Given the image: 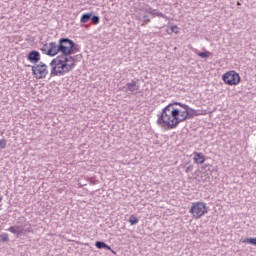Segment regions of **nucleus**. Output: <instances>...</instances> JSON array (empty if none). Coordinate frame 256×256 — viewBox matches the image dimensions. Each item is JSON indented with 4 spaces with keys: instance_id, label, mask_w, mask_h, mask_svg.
Masks as SVG:
<instances>
[{
    "instance_id": "obj_1",
    "label": "nucleus",
    "mask_w": 256,
    "mask_h": 256,
    "mask_svg": "<svg viewBox=\"0 0 256 256\" xmlns=\"http://www.w3.org/2000/svg\"><path fill=\"white\" fill-rule=\"evenodd\" d=\"M193 117H195V110L180 102L168 104L161 113L162 123H166L170 129H175L179 123H183L186 119H193Z\"/></svg>"
},
{
    "instance_id": "obj_2",
    "label": "nucleus",
    "mask_w": 256,
    "mask_h": 256,
    "mask_svg": "<svg viewBox=\"0 0 256 256\" xmlns=\"http://www.w3.org/2000/svg\"><path fill=\"white\" fill-rule=\"evenodd\" d=\"M74 57H67L65 54L61 53V55L57 56L50 62L51 72L50 75L52 77H63L67 72V63L70 61H74Z\"/></svg>"
},
{
    "instance_id": "obj_3",
    "label": "nucleus",
    "mask_w": 256,
    "mask_h": 256,
    "mask_svg": "<svg viewBox=\"0 0 256 256\" xmlns=\"http://www.w3.org/2000/svg\"><path fill=\"white\" fill-rule=\"evenodd\" d=\"M58 49L66 57H73L75 53H79V46L69 38H60Z\"/></svg>"
},
{
    "instance_id": "obj_4",
    "label": "nucleus",
    "mask_w": 256,
    "mask_h": 256,
    "mask_svg": "<svg viewBox=\"0 0 256 256\" xmlns=\"http://www.w3.org/2000/svg\"><path fill=\"white\" fill-rule=\"evenodd\" d=\"M189 213L192 215L193 219H201L203 215L208 213L207 204H205V202H193Z\"/></svg>"
},
{
    "instance_id": "obj_5",
    "label": "nucleus",
    "mask_w": 256,
    "mask_h": 256,
    "mask_svg": "<svg viewBox=\"0 0 256 256\" xmlns=\"http://www.w3.org/2000/svg\"><path fill=\"white\" fill-rule=\"evenodd\" d=\"M40 51L49 57H55L57 53H61V50H59V42L58 44L57 42L46 43L40 48Z\"/></svg>"
},
{
    "instance_id": "obj_6",
    "label": "nucleus",
    "mask_w": 256,
    "mask_h": 256,
    "mask_svg": "<svg viewBox=\"0 0 256 256\" xmlns=\"http://www.w3.org/2000/svg\"><path fill=\"white\" fill-rule=\"evenodd\" d=\"M222 80L226 85H239L241 83V76L235 71H228L222 76Z\"/></svg>"
},
{
    "instance_id": "obj_7",
    "label": "nucleus",
    "mask_w": 256,
    "mask_h": 256,
    "mask_svg": "<svg viewBox=\"0 0 256 256\" xmlns=\"http://www.w3.org/2000/svg\"><path fill=\"white\" fill-rule=\"evenodd\" d=\"M32 75H36V79H45L49 75L47 65L39 62L36 66H32Z\"/></svg>"
},
{
    "instance_id": "obj_8",
    "label": "nucleus",
    "mask_w": 256,
    "mask_h": 256,
    "mask_svg": "<svg viewBox=\"0 0 256 256\" xmlns=\"http://www.w3.org/2000/svg\"><path fill=\"white\" fill-rule=\"evenodd\" d=\"M145 13H149L152 17H161V12L149 6H144L140 10V15H142V19L144 20V23H149V21H151L149 20V16Z\"/></svg>"
},
{
    "instance_id": "obj_9",
    "label": "nucleus",
    "mask_w": 256,
    "mask_h": 256,
    "mask_svg": "<svg viewBox=\"0 0 256 256\" xmlns=\"http://www.w3.org/2000/svg\"><path fill=\"white\" fill-rule=\"evenodd\" d=\"M8 231L10 233H13V235H16V237H21V235H25L29 230L25 229V226L23 225H14L8 228Z\"/></svg>"
},
{
    "instance_id": "obj_10",
    "label": "nucleus",
    "mask_w": 256,
    "mask_h": 256,
    "mask_svg": "<svg viewBox=\"0 0 256 256\" xmlns=\"http://www.w3.org/2000/svg\"><path fill=\"white\" fill-rule=\"evenodd\" d=\"M139 89V79H134L131 82L126 83V85L122 87V91H130L131 93L139 91Z\"/></svg>"
},
{
    "instance_id": "obj_11",
    "label": "nucleus",
    "mask_w": 256,
    "mask_h": 256,
    "mask_svg": "<svg viewBox=\"0 0 256 256\" xmlns=\"http://www.w3.org/2000/svg\"><path fill=\"white\" fill-rule=\"evenodd\" d=\"M27 59L28 61H30V63H34L35 65H37V63L41 61V54L39 53V51L32 50L28 53Z\"/></svg>"
},
{
    "instance_id": "obj_12",
    "label": "nucleus",
    "mask_w": 256,
    "mask_h": 256,
    "mask_svg": "<svg viewBox=\"0 0 256 256\" xmlns=\"http://www.w3.org/2000/svg\"><path fill=\"white\" fill-rule=\"evenodd\" d=\"M74 58V60H70L69 62H66V71L67 73H69L70 71H73V69H75V65L77 63V59H81V55H75L72 56Z\"/></svg>"
},
{
    "instance_id": "obj_13",
    "label": "nucleus",
    "mask_w": 256,
    "mask_h": 256,
    "mask_svg": "<svg viewBox=\"0 0 256 256\" xmlns=\"http://www.w3.org/2000/svg\"><path fill=\"white\" fill-rule=\"evenodd\" d=\"M95 247H97V249H106V251H111V253H115V251L111 249V246L107 245V243L103 241H96Z\"/></svg>"
},
{
    "instance_id": "obj_14",
    "label": "nucleus",
    "mask_w": 256,
    "mask_h": 256,
    "mask_svg": "<svg viewBox=\"0 0 256 256\" xmlns=\"http://www.w3.org/2000/svg\"><path fill=\"white\" fill-rule=\"evenodd\" d=\"M194 161L197 165H203V163H205V156L202 153L195 152Z\"/></svg>"
},
{
    "instance_id": "obj_15",
    "label": "nucleus",
    "mask_w": 256,
    "mask_h": 256,
    "mask_svg": "<svg viewBox=\"0 0 256 256\" xmlns=\"http://www.w3.org/2000/svg\"><path fill=\"white\" fill-rule=\"evenodd\" d=\"M91 17H93L92 13H86L81 16L80 23H87L91 21Z\"/></svg>"
},
{
    "instance_id": "obj_16",
    "label": "nucleus",
    "mask_w": 256,
    "mask_h": 256,
    "mask_svg": "<svg viewBox=\"0 0 256 256\" xmlns=\"http://www.w3.org/2000/svg\"><path fill=\"white\" fill-rule=\"evenodd\" d=\"M166 33H168L169 35H171L172 33H179V27H177V25L171 26L170 28L166 29Z\"/></svg>"
},
{
    "instance_id": "obj_17",
    "label": "nucleus",
    "mask_w": 256,
    "mask_h": 256,
    "mask_svg": "<svg viewBox=\"0 0 256 256\" xmlns=\"http://www.w3.org/2000/svg\"><path fill=\"white\" fill-rule=\"evenodd\" d=\"M242 243H248V245H254L256 247V238H245Z\"/></svg>"
},
{
    "instance_id": "obj_18",
    "label": "nucleus",
    "mask_w": 256,
    "mask_h": 256,
    "mask_svg": "<svg viewBox=\"0 0 256 256\" xmlns=\"http://www.w3.org/2000/svg\"><path fill=\"white\" fill-rule=\"evenodd\" d=\"M198 57H201L202 59H207V57L211 56V52L205 51V52H198Z\"/></svg>"
},
{
    "instance_id": "obj_19",
    "label": "nucleus",
    "mask_w": 256,
    "mask_h": 256,
    "mask_svg": "<svg viewBox=\"0 0 256 256\" xmlns=\"http://www.w3.org/2000/svg\"><path fill=\"white\" fill-rule=\"evenodd\" d=\"M129 223H130V225H137V223H139V219H137V217H135V216H130V218H129Z\"/></svg>"
},
{
    "instance_id": "obj_20",
    "label": "nucleus",
    "mask_w": 256,
    "mask_h": 256,
    "mask_svg": "<svg viewBox=\"0 0 256 256\" xmlns=\"http://www.w3.org/2000/svg\"><path fill=\"white\" fill-rule=\"evenodd\" d=\"M0 241L2 243H7V241H9V234H7V233L1 234L0 235Z\"/></svg>"
},
{
    "instance_id": "obj_21",
    "label": "nucleus",
    "mask_w": 256,
    "mask_h": 256,
    "mask_svg": "<svg viewBox=\"0 0 256 256\" xmlns=\"http://www.w3.org/2000/svg\"><path fill=\"white\" fill-rule=\"evenodd\" d=\"M90 20L92 21V23H94V25H99V21H101V19L99 18V16H91Z\"/></svg>"
},
{
    "instance_id": "obj_22",
    "label": "nucleus",
    "mask_w": 256,
    "mask_h": 256,
    "mask_svg": "<svg viewBox=\"0 0 256 256\" xmlns=\"http://www.w3.org/2000/svg\"><path fill=\"white\" fill-rule=\"evenodd\" d=\"M7 147V140L1 139L0 140V149H5Z\"/></svg>"
},
{
    "instance_id": "obj_23",
    "label": "nucleus",
    "mask_w": 256,
    "mask_h": 256,
    "mask_svg": "<svg viewBox=\"0 0 256 256\" xmlns=\"http://www.w3.org/2000/svg\"><path fill=\"white\" fill-rule=\"evenodd\" d=\"M191 171H193V166L192 165L187 166L185 169V173H191Z\"/></svg>"
},
{
    "instance_id": "obj_24",
    "label": "nucleus",
    "mask_w": 256,
    "mask_h": 256,
    "mask_svg": "<svg viewBox=\"0 0 256 256\" xmlns=\"http://www.w3.org/2000/svg\"><path fill=\"white\" fill-rule=\"evenodd\" d=\"M157 123H158L159 125H161V115H158Z\"/></svg>"
},
{
    "instance_id": "obj_25",
    "label": "nucleus",
    "mask_w": 256,
    "mask_h": 256,
    "mask_svg": "<svg viewBox=\"0 0 256 256\" xmlns=\"http://www.w3.org/2000/svg\"><path fill=\"white\" fill-rule=\"evenodd\" d=\"M3 202V196L0 194V209H1V207H2V203Z\"/></svg>"
}]
</instances>
